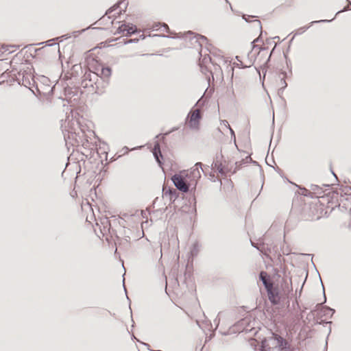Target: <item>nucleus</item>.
Listing matches in <instances>:
<instances>
[{
  "label": "nucleus",
  "mask_w": 351,
  "mask_h": 351,
  "mask_svg": "<svg viewBox=\"0 0 351 351\" xmlns=\"http://www.w3.org/2000/svg\"><path fill=\"white\" fill-rule=\"evenodd\" d=\"M260 279L265 286L269 302L273 305L279 304L286 295L282 285L274 282L265 271L261 272Z\"/></svg>",
  "instance_id": "obj_1"
},
{
  "label": "nucleus",
  "mask_w": 351,
  "mask_h": 351,
  "mask_svg": "<svg viewBox=\"0 0 351 351\" xmlns=\"http://www.w3.org/2000/svg\"><path fill=\"white\" fill-rule=\"evenodd\" d=\"M286 344L287 342L282 337L278 335L273 334L271 337L262 341L261 350L269 351L274 348L282 350L286 347Z\"/></svg>",
  "instance_id": "obj_2"
},
{
  "label": "nucleus",
  "mask_w": 351,
  "mask_h": 351,
  "mask_svg": "<svg viewBox=\"0 0 351 351\" xmlns=\"http://www.w3.org/2000/svg\"><path fill=\"white\" fill-rule=\"evenodd\" d=\"M324 215V206L319 200L310 204L305 212L307 220L315 221L321 219Z\"/></svg>",
  "instance_id": "obj_3"
},
{
  "label": "nucleus",
  "mask_w": 351,
  "mask_h": 351,
  "mask_svg": "<svg viewBox=\"0 0 351 351\" xmlns=\"http://www.w3.org/2000/svg\"><path fill=\"white\" fill-rule=\"evenodd\" d=\"M179 173L184 175V180L186 182H187V184H189V186H195L197 180L201 178L198 163H197L195 167L190 170L182 171Z\"/></svg>",
  "instance_id": "obj_4"
},
{
  "label": "nucleus",
  "mask_w": 351,
  "mask_h": 351,
  "mask_svg": "<svg viewBox=\"0 0 351 351\" xmlns=\"http://www.w3.org/2000/svg\"><path fill=\"white\" fill-rule=\"evenodd\" d=\"M202 119L201 111L198 108H193L189 113L186 124L190 128L198 130Z\"/></svg>",
  "instance_id": "obj_5"
},
{
  "label": "nucleus",
  "mask_w": 351,
  "mask_h": 351,
  "mask_svg": "<svg viewBox=\"0 0 351 351\" xmlns=\"http://www.w3.org/2000/svg\"><path fill=\"white\" fill-rule=\"evenodd\" d=\"M174 185L178 189L182 192H187L189 191V184L184 180V175L177 173L175 174L171 178Z\"/></svg>",
  "instance_id": "obj_6"
},
{
  "label": "nucleus",
  "mask_w": 351,
  "mask_h": 351,
  "mask_svg": "<svg viewBox=\"0 0 351 351\" xmlns=\"http://www.w3.org/2000/svg\"><path fill=\"white\" fill-rule=\"evenodd\" d=\"M117 32L119 34H121L123 36H128L136 32V27L131 23H123L119 27Z\"/></svg>",
  "instance_id": "obj_7"
},
{
  "label": "nucleus",
  "mask_w": 351,
  "mask_h": 351,
  "mask_svg": "<svg viewBox=\"0 0 351 351\" xmlns=\"http://www.w3.org/2000/svg\"><path fill=\"white\" fill-rule=\"evenodd\" d=\"M19 46L15 45H0V53L2 54H10L16 51Z\"/></svg>",
  "instance_id": "obj_8"
},
{
  "label": "nucleus",
  "mask_w": 351,
  "mask_h": 351,
  "mask_svg": "<svg viewBox=\"0 0 351 351\" xmlns=\"http://www.w3.org/2000/svg\"><path fill=\"white\" fill-rule=\"evenodd\" d=\"M12 71H6L7 75H3L2 76L0 75V84L6 82V83H11L14 81V79L16 77V75L14 73H12Z\"/></svg>",
  "instance_id": "obj_9"
},
{
  "label": "nucleus",
  "mask_w": 351,
  "mask_h": 351,
  "mask_svg": "<svg viewBox=\"0 0 351 351\" xmlns=\"http://www.w3.org/2000/svg\"><path fill=\"white\" fill-rule=\"evenodd\" d=\"M191 40H194L195 43L198 44L199 47L197 50H199L200 53L202 45L204 43L206 42V38L204 36L195 35L192 38Z\"/></svg>",
  "instance_id": "obj_10"
},
{
  "label": "nucleus",
  "mask_w": 351,
  "mask_h": 351,
  "mask_svg": "<svg viewBox=\"0 0 351 351\" xmlns=\"http://www.w3.org/2000/svg\"><path fill=\"white\" fill-rule=\"evenodd\" d=\"M10 63L0 60V75H7L6 71L10 70Z\"/></svg>",
  "instance_id": "obj_11"
},
{
  "label": "nucleus",
  "mask_w": 351,
  "mask_h": 351,
  "mask_svg": "<svg viewBox=\"0 0 351 351\" xmlns=\"http://www.w3.org/2000/svg\"><path fill=\"white\" fill-rule=\"evenodd\" d=\"M112 73L111 69L109 67H103L101 70V76L103 78L108 79Z\"/></svg>",
  "instance_id": "obj_12"
},
{
  "label": "nucleus",
  "mask_w": 351,
  "mask_h": 351,
  "mask_svg": "<svg viewBox=\"0 0 351 351\" xmlns=\"http://www.w3.org/2000/svg\"><path fill=\"white\" fill-rule=\"evenodd\" d=\"M154 156H155V157H156V158L157 161H158V162H160V160H159V158H158V154H157V152H156V147H155V148H154Z\"/></svg>",
  "instance_id": "obj_13"
},
{
  "label": "nucleus",
  "mask_w": 351,
  "mask_h": 351,
  "mask_svg": "<svg viewBox=\"0 0 351 351\" xmlns=\"http://www.w3.org/2000/svg\"><path fill=\"white\" fill-rule=\"evenodd\" d=\"M141 37H142V38H143H143H145V36H143V34H142V35L141 36Z\"/></svg>",
  "instance_id": "obj_14"
}]
</instances>
